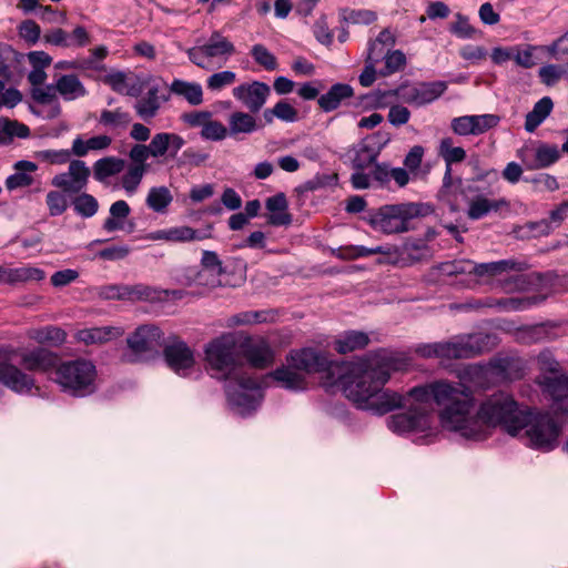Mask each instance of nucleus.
I'll return each instance as SVG.
<instances>
[{
    "label": "nucleus",
    "instance_id": "36",
    "mask_svg": "<svg viewBox=\"0 0 568 568\" xmlns=\"http://www.w3.org/2000/svg\"><path fill=\"white\" fill-rule=\"evenodd\" d=\"M16 172L6 180V187L10 191L30 186L33 183V172L38 165L31 161L21 160L14 164Z\"/></svg>",
    "mask_w": 568,
    "mask_h": 568
},
{
    "label": "nucleus",
    "instance_id": "23",
    "mask_svg": "<svg viewBox=\"0 0 568 568\" xmlns=\"http://www.w3.org/2000/svg\"><path fill=\"white\" fill-rule=\"evenodd\" d=\"M185 140L172 132L155 133L148 144L152 158L171 156L175 158L179 151L184 146Z\"/></svg>",
    "mask_w": 568,
    "mask_h": 568
},
{
    "label": "nucleus",
    "instance_id": "5",
    "mask_svg": "<svg viewBox=\"0 0 568 568\" xmlns=\"http://www.w3.org/2000/svg\"><path fill=\"white\" fill-rule=\"evenodd\" d=\"M561 426L546 412L526 407L519 423L518 436L531 448L551 450L558 445Z\"/></svg>",
    "mask_w": 568,
    "mask_h": 568
},
{
    "label": "nucleus",
    "instance_id": "61",
    "mask_svg": "<svg viewBox=\"0 0 568 568\" xmlns=\"http://www.w3.org/2000/svg\"><path fill=\"white\" fill-rule=\"evenodd\" d=\"M455 21L450 24L449 31L460 39H471L476 34V29L470 24L468 17L457 13Z\"/></svg>",
    "mask_w": 568,
    "mask_h": 568
},
{
    "label": "nucleus",
    "instance_id": "31",
    "mask_svg": "<svg viewBox=\"0 0 568 568\" xmlns=\"http://www.w3.org/2000/svg\"><path fill=\"white\" fill-rule=\"evenodd\" d=\"M508 205L509 203L505 199L489 200L484 195H477L468 202L467 216L470 220H480L488 213L497 212Z\"/></svg>",
    "mask_w": 568,
    "mask_h": 568
},
{
    "label": "nucleus",
    "instance_id": "50",
    "mask_svg": "<svg viewBox=\"0 0 568 568\" xmlns=\"http://www.w3.org/2000/svg\"><path fill=\"white\" fill-rule=\"evenodd\" d=\"M131 122V116L128 112L121 109L103 110L99 118V123L109 129H124Z\"/></svg>",
    "mask_w": 568,
    "mask_h": 568
},
{
    "label": "nucleus",
    "instance_id": "20",
    "mask_svg": "<svg viewBox=\"0 0 568 568\" xmlns=\"http://www.w3.org/2000/svg\"><path fill=\"white\" fill-rule=\"evenodd\" d=\"M536 383L544 396L552 400L557 409L568 414V410L562 409L560 406V403L568 400V374L560 373L555 376L538 375Z\"/></svg>",
    "mask_w": 568,
    "mask_h": 568
},
{
    "label": "nucleus",
    "instance_id": "2",
    "mask_svg": "<svg viewBox=\"0 0 568 568\" xmlns=\"http://www.w3.org/2000/svg\"><path fill=\"white\" fill-rule=\"evenodd\" d=\"M410 395L426 403L430 410L432 403H435L439 407L443 426L468 439V428L476 407L471 387L462 382L440 379L412 388Z\"/></svg>",
    "mask_w": 568,
    "mask_h": 568
},
{
    "label": "nucleus",
    "instance_id": "51",
    "mask_svg": "<svg viewBox=\"0 0 568 568\" xmlns=\"http://www.w3.org/2000/svg\"><path fill=\"white\" fill-rule=\"evenodd\" d=\"M146 172L148 171H145V169L129 165L124 174L121 176V187L126 192V194H134L138 191Z\"/></svg>",
    "mask_w": 568,
    "mask_h": 568
},
{
    "label": "nucleus",
    "instance_id": "27",
    "mask_svg": "<svg viewBox=\"0 0 568 568\" xmlns=\"http://www.w3.org/2000/svg\"><path fill=\"white\" fill-rule=\"evenodd\" d=\"M100 296L105 300H148L151 297V290L142 284L139 285H108L101 288Z\"/></svg>",
    "mask_w": 568,
    "mask_h": 568
},
{
    "label": "nucleus",
    "instance_id": "7",
    "mask_svg": "<svg viewBox=\"0 0 568 568\" xmlns=\"http://www.w3.org/2000/svg\"><path fill=\"white\" fill-rule=\"evenodd\" d=\"M423 215L419 203L386 204L369 213V224L374 230L385 234H396L409 231L412 220Z\"/></svg>",
    "mask_w": 568,
    "mask_h": 568
},
{
    "label": "nucleus",
    "instance_id": "18",
    "mask_svg": "<svg viewBox=\"0 0 568 568\" xmlns=\"http://www.w3.org/2000/svg\"><path fill=\"white\" fill-rule=\"evenodd\" d=\"M0 383L19 394H27L34 387V379L16 365L9 363L0 348Z\"/></svg>",
    "mask_w": 568,
    "mask_h": 568
},
{
    "label": "nucleus",
    "instance_id": "48",
    "mask_svg": "<svg viewBox=\"0 0 568 568\" xmlns=\"http://www.w3.org/2000/svg\"><path fill=\"white\" fill-rule=\"evenodd\" d=\"M438 155L444 160L445 166L452 168L466 159V151L462 146H455L453 139L447 136L439 142Z\"/></svg>",
    "mask_w": 568,
    "mask_h": 568
},
{
    "label": "nucleus",
    "instance_id": "62",
    "mask_svg": "<svg viewBox=\"0 0 568 568\" xmlns=\"http://www.w3.org/2000/svg\"><path fill=\"white\" fill-rule=\"evenodd\" d=\"M151 156V151L148 144L136 143L133 144L129 151V159L131 163L129 165H133L136 168H142L148 171V159Z\"/></svg>",
    "mask_w": 568,
    "mask_h": 568
},
{
    "label": "nucleus",
    "instance_id": "57",
    "mask_svg": "<svg viewBox=\"0 0 568 568\" xmlns=\"http://www.w3.org/2000/svg\"><path fill=\"white\" fill-rule=\"evenodd\" d=\"M251 55L257 64L267 71H274L277 68L276 57L263 44H254Z\"/></svg>",
    "mask_w": 568,
    "mask_h": 568
},
{
    "label": "nucleus",
    "instance_id": "41",
    "mask_svg": "<svg viewBox=\"0 0 568 568\" xmlns=\"http://www.w3.org/2000/svg\"><path fill=\"white\" fill-rule=\"evenodd\" d=\"M369 344V337L366 333L359 331H348L335 341V349L339 354H347L357 349H363Z\"/></svg>",
    "mask_w": 568,
    "mask_h": 568
},
{
    "label": "nucleus",
    "instance_id": "49",
    "mask_svg": "<svg viewBox=\"0 0 568 568\" xmlns=\"http://www.w3.org/2000/svg\"><path fill=\"white\" fill-rule=\"evenodd\" d=\"M531 305V301L529 298H518V297H504V298H489L485 303L479 304L478 306L486 307H496L501 312H517L523 311Z\"/></svg>",
    "mask_w": 568,
    "mask_h": 568
},
{
    "label": "nucleus",
    "instance_id": "25",
    "mask_svg": "<svg viewBox=\"0 0 568 568\" xmlns=\"http://www.w3.org/2000/svg\"><path fill=\"white\" fill-rule=\"evenodd\" d=\"M55 90L63 101L70 102L88 95V90L74 73L62 74L55 79Z\"/></svg>",
    "mask_w": 568,
    "mask_h": 568
},
{
    "label": "nucleus",
    "instance_id": "58",
    "mask_svg": "<svg viewBox=\"0 0 568 568\" xmlns=\"http://www.w3.org/2000/svg\"><path fill=\"white\" fill-rule=\"evenodd\" d=\"M384 61L385 67L381 70L383 77L396 73L406 65V57L400 50L387 51Z\"/></svg>",
    "mask_w": 568,
    "mask_h": 568
},
{
    "label": "nucleus",
    "instance_id": "38",
    "mask_svg": "<svg viewBox=\"0 0 568 568\" xmlns=\"http://www.w3.org/2000/svg\"><path fill=\"white\" fill-rule=\"evenodd\" d=\"M377 155L378 152L375 150V148L368 145L364 141L355 144L347 152V156L352 163V168L358 171L371 166L376 161Z\"/></svg>",
    "mask_w": 568,
    "mask_h": 568
},
{
    "label": "nucleus",
    "instance_id": "30",
    "mask_svg": "<svg viewBox=\"0 0 568 568\" xmlns=\"http://www.w3.org/2000/svg\"><path fill=\"white\" fill-rule=\"evenodd\" d=\"M124 168L125 161L121 158L114 155L101 158L93 163V179L99 183L108 185L110 179L120 174Z\"/></svg>",
    "mask_w": 568,
    "mask_h": 568
},
{
    "label": "nucleus",
    "instance_id": "40",
    "mask_svg": "<svg viewBox=\"0 0 568 568\" xmlns=\"http://www.w3.org/2000/svg\"><path fill=\"white\" fill-rule=\"evenodd\" d=\"M112 143L109 135L101 134L83 140L80 135L72 142V153L78 158L85 156L90 151L106 150Z\"/></svg>",
    "mask_w": 568,
    "mask_h": 568
},
{
    "label": "nucleus",
    "instance_id": "8",
    "mask_svg": "<svg viewBox=\"0 0 568 568\" xmlns=\"http://www.w3.org/2000/svg\"><path fill=\"white\" fill-rule=\"evenodd\" d=\"M403 402L396 407L407 406V412L398 413L388 418V428L399 435L424 433L430 429L433 415L428 405L410 395L403 396Z\"/></svg>",
    "mask_w": 568,
    "mask_h": 568
},
{
    "label": "nucleus",
    "instance_id": "34",
    "mask_svg": "<svg viewBox=\"0 0 568 568\" xmlns=\"http://www.w3.org/2000/svg\"><path fill=\"white\" fill-rule=\"evenodd\" d=\"M169 93L183 98L191 105L203 103V90L197 82L174 79L169 85Z\"/></svg>",
    "mask_w": 568,
    "mask_h": 568
},
{
    "label": "nucleus",
    "instance_id": "9",
    "mask_svg": "<svg viewBox=\"0 0 568 568\" xmlns=\"http://www.w3.org/2000/svg\"><path fill=\"white\" fill-rule=\"evenodd\" d=\"M286 363L302 372L305 376L313 373H324V386L334 387L335 374H341V363L331 361L328 356L321 351L312 347L293 349L286 357Z\"/></svg>",
    "mask_w": 568,
    "mask_h": 568
},
{
    "label": "nucleus",
    "instance_id": "21",
    "mask_svg": "<svg viewBox=\"0 0 568 568\" xmlns=\"http://www.w3.org/2000/svg\"><path fill=\"white\" fill-rule=\"evenodd\" d=\"M170 93H161L159 85L154 84L134 103V110L140 119L150 121L155 118L162 104L170 101Z\"/></svg>",
    "mask_w": 568,
    "mask_h": 568
},
{
    "label": "nucleus",
    "instance_id": "32",
    "mask_svg": "<svg viewBox=\"0 0 568 568\" xmlns=\"http://www.w3.org/2000/svg\"><path fill=\"white\" fill-rule=\"evenodd\" d=\"M122 329L113 326L83 328L77 332L78 342L85 345L103 344L122 335Z\"/></svg>",
    "mask_w": 568,
    "mask_h": 568
},
{
    "label": "nucleus",
    "instance_id": "45",
    "mask_svg": "<svg viewBox=\"0 0 568 568\" xmlns=\"http://www.w3.org/2000/svg\"><path fill=\"white\" fill-rule=\"evenodd\" d=\"M29 336L39 344H48L53 347L62 345L67 339V333L53 325L32 329Z\"/></svg>",
    "mask_w": 568,
    "mask_h": 568
},
{
    "label": "nucleus",
    "instance_id": "6",
    "mask_svg": "<svg viewBox=\"0 0 568 568\" xmlns=\"http://www.w3.org/2000/svg\"><path fill=\"white\" fill-rule=\"evenodd\" d=\"M205 359L215 377L232 381L244 374L233 335L225 334L207 344Z\"/></svg>",
    "mask_w": 568,
    "mask_h": 568
},
{
    "label": "nucleus",
    "instance_id": "4",
    "mask_svg": "<svg viewBox=\"0 0 568 568\" xmlns=\"http://www.w3.org/2000/svg\"><path fill=\"white\" fill-rule=\"evenodd\" d=\"M97 367L92 361L75 358L59 362L51 379L61 392L73 397H85L97 390Z\"/></svg>",
    "mask_w": 568,
    "mask_h": 568
},
{
    "label": "nucleus",
    "instance_id": "15",
    "mask_svg": "<svg viewBox=\"0 0 568 568\" xmlns=\"http://www.w3.org/2000/svg\"><path fill=\"white\" fill-rule=\"evenodd\" d=\"M232 94L251 113H257L271 95V87L265 82L255 80L233 88Z\"/></svg>",
    "mask_w": 568,
    "mask_h": 568
},
{
    "label": "nucleus",
    "instance_id": "28",
    "mask_svg": "<svg viewBox=\"0 0 568 568\" xmlns=\"http://www.w3.org/2000/svg\"><path fill=\"white\" fill-rule=\"evenodd\" d=\"M354 95V90L349 84L335 83L328 91L317 99L318 106L324 112H332L339 108L342 103Z\"/></svg>",
    "mask_w": 568,
    "mask_h": 568
},
{
    "label": "nucleus",
    "instance_id": "16",
    "mask_svg": "<svg viewBox=\"0 0 568 568\" xmlns=\"http://www.w3.org/2000/svg\"><path fill=\"white\" fill-rule=\"evenodd\" d=\"M518 156L525 163L526 169L541 170L557 163L561 156V151L556 144L537 142L530 150L518 151Z\"/></svg>",
    "mask_w": 568,
    "mask_h": 568
},
{
    "label": "nucleus",
    "instance_id": "56",
    "mask_svg": "<svg viewBox=\"0 0 568 568\" xmlns=\"http://www.w3.org/2000/svg\"><path fill=\"white\" fill-rule=\"evenodd\" d=\"M45 204L50 216H60L68 209V199L61 190L49 191L45 196Z\"/></svg>",
    "mask_w": 568,
    "mask_h": 568
},
{
    "label": "nucleus",
    "instance_id": "60",
    "mask_svg": "<svg viewBox=\"0 0 568 568\" xmlns=\"http://www.w3.org/2000/svg\"><path fill=\"white\" fill-rule=\"evenodd\" d=\"M500 122V118L496 114H474L471 115V124L474 126V135H480L496 128Z\"/></svg>",
    "mask_w": 568,
    "mask_h": 568
},
{
    "label": "nucleus",
    "instance_id": "29",
    "mask_svg": "<svg viewBox=\"0 0 568 568\" xmlns=\"http://www.w3.org/2000/svg\"><path fill=\"white\" fill-rule=\"evenodd\" d=\"M270 376L283 388L288 390H304L307 387L305 375L287 364L276 368Z\"/></svg>",
    "mask_w": 568,
    "mask_h": 568
},
{
    "label": "nucleus",
    "instance_id": "54",
    "mask_svg": "<svg viewBox=\"0 0 568 568\" xmlns=\"http://www.w3.org/2000/svg\"><path fill=\"white\" fill-rule=\"evenodd\" d=\"M552 231V226L548 220L528 222L518 229L520 239L546 236Z\"/></svg>",
    "mask_w": 568,
    "mask_h": 568
},
{
    "label": "nucleus",
    "instance_id": "55",
    "mask_svg": "<svg viewBox=\"0 0 568 568\" xmlns=\"http://www.w3.org/2000/svg\"><path fill=\"white\" fill-rule=\"evenodd\" d=\"M537 365L539 375L555 376L561 373L559 362L555 358L554 354L545 349L537 356Z\"/></svg>",
    "mask_w": 568,
    "mask_h": 568
},
{
    "label": "nucleus",
    "instance_id": "13",
    "mask_svg": "<svg viewBox=\"0 0 568 568\" xmlns=\"http://www.w3.org/2000/svg\"><path fill=\"white\" fill-rule=\"evenodd\" d=\"M91 171L82 160H72L67 172L55 174L51 185L67 194H78L88 185Z\"/></svg>",
    "mask_w": 568,
    "mask_h": 568
},
{
    "label": "nucleus",
    "instance_id": "22",
    "mask_svg": "<svg viewBox=\"0 0 568 568\" xmlns=\"http://www.w3.org/2000/svg\"><path fill=\"white\" fill-rule=\"evenodd\" d=\"M525 263L515 260H500L496 262L476 264L473 262L471 277L488 281L490 278L507 274L511 271H523Z\"/></svg>",
    "mask_w": 568,
    "mask_h": 568
},
{
    "label": "nucleus",
    "instance_id": "33",
    "mask_svg": "<svg viewBox=\"0 0 568 568\" xmlns=\"http://www.w3.org/2000/svg\"><path fill=\"white\" fill-rule=\"evenodd\" d=\"M438 273L443 276H458L465 275L466 278L460 283L467 287L478 284L476 280L471 277L473 261L470 260H454L438 264L436 266Z\"/></svg>",
    "mask_w": 568,
    "mask_h": 568
},
{
    "label": "nucleus",
    "instance_id": "19",
    "mask_svg": "<svg viewBox=\"0 0 568 568\" xmlns=\"http://www.w3.org/2000/svg\"><path fill=\"white\" fill-rule=\"evenodd\" d=\"M20 363L28 371L50 373L52 377L55 367L59 365V357L47 348L36 347L23 351L20 354Z\"/></svg>",
    "mask_w": 568,
    "mask_h": 568
},
{
    "label": "nucleus",
    "instance_id": "43",
    "mask_svg": "<svg viewBox=\"0 0 568 568\" xmlns=\"http://www.w3.org/2000/svg\"><path fill=\"white\" fill-rule=\"evenodd\" d=\"M110 216L103 222V230L114 232L124 230V222L130 215L131 209L124 200L115 201L110 206Z\"/></svg>",
    "mask_w": 568,
    "mask_h": 568
},
{
    "label": "nucleus",
    "instance_id": "63",
    "mask_svg": "<svg viewBox=\"0 0 568 568\" xmlns=\"http://www.w3.org/2000/svg\"><path fill=\"white\" fill-rule=\"evenodd\" d=\"M235 81V72L225 70L210 75L206 80V87L211 91H219L225 87L232 85Z\"/></svg>",
    "mask_w": 568,
    "mask_h": 568
},
{
    "label": "nucleus",
    "instance_id": "64",
    "mask_svg": "<svg viewBox=\"0 0 568 568\" xmlns=\"http://www.w3.org/2000/svg\"><path fill=\"white\" fill-rule=\"evenodd\" d=\"M71 150H41L36 152V158L42 162L50 164H65L70 162L72 155Z\"/></svg>",
    "mask_w": 568,
    "mask_h": 568
},
{
    "label": "nucleus",
    "instance_id": "24",
    "mask_svg": "<svg viewBox=\"0 0 568 568\" xmlns=\"http://www.w3.org/2000/svg\"><path fill=\"white\" fill-rule=\"evenodd\" d=\"M399 257L393 260V264L399 266H408L414 263L427 260L432 255L430 247L423 239H407L399 245Z\"/></svg>",
    "mask_w": 568,
    "mask_h": 568
},
{
    "label": "nucleus",
    "instance_id": "53",
    "mask_svg": "<svg viewBox=\"0 0 568 568\" xmlns=\"http://www.w3.org/2000/svg\"><path fill=\"white\" fill-rule=\"evenodd\" d=\"M342 19L352 24H371L376 21L377 14L368 9H344L341 12Z\"/></svg>",
    "mask_w": 568,
    "mask_h": 568
},
{
    "label": "nucleus",
    "instance_id": "47",
    "mask_svg": "<svg viewBox=\"0 0 568 568\" xmlns=\"http://www.w3.org/2000/svg\"><path fill=\"white\" fill-rule=\"evenodd\" d=\"M73 211L77 215L82 219H90L94 216L99 211L98 200L89 193L80 192L71 201Z\"/></svg>",
    "mask_w": 568,
    "mask_h": 568
},
{
    "label": "nucleus",
    "instance_id": "14",
    "mask_svg": "<svg viewBox=\"0 0 568 568\" xmlns=\"http://www.w3.org/2000/svg\"><path fill=\"white\" fill-rule=\"evenodd\" d=\"M447 89L443 81L420 82L414 85H402L396 90L397 97L412 105H425L438 99Z\"/></svg>",
    "mask_w": 568,
    "mask_h": 568
},
{
    "label": "nucleus",
    "instance_id": "46",
    "mask_svg": "<svg viewBox=\"0 0 568 568\" xmlns=\"http://www.w3.org/2000/svg\"><path fill=\"white\" fill-rule=\"evenodd\" d=\"M173 196L166 186H153L150 189L145 203L156 213H165L172 203Z\"/></svg>",
    "mask_w": 568,
    "mask_h": 568
},
{
    "label": "nucleus",
    "instance_id": "52",
    "mask_svg": "<svg viewBox=\"0 0 568 568\" xmlns=\"http://www.w3.org/2000/svg\"><path fill=\"white\" fill-rule=\"evenodd\" d=\"M23 58V54L14 50L8 43H0V78L9 79L10 63L20 62Z\"/></svg>",
    "mask_w": 568,
    "mask_h": 568
},
{
    "label": "nucleus",
    "instance_id": "39",
    "mask_svg": "<svg viewBox=\"0 0 568 568\" xmlns=\"http://www.w3.org/2000/svg\"><path fill=\"white\" fill-rule=\"evenodd\" d=\"M244 357L255 368H266L274 362V353L264 342L246 346Z\"/></svg>",
    "mask_w": 568,
    "mask_h": 568
},
{
    "label": "nucleus",
    "instance_id": "3",
    "mask_svg": "<svg viewBox=\"0 0 568 568\" xmlns=\"http://www.w3.org/2000/svg\"><path fill=\"white\" fill-rule=\"evenodd\" d=\"M526 407L505 392H496L487 396L474 412L468 428V439L485 440L491 435V429L497 427L508 435L517 437L519 423L524 420Z\"/></svg>",
    "mask_w": 568,
    "mask_h": 568
},
{
    "label": "nucleus",
    "instance_id": "10",
    "mask_svg": "<svg viewBox=\"0 0 568 568\" xmlns=\"http://www.w3.org/2000/svg\"><path fill=\"white\" fill-rule=\"evenodd\" d=\"M226 396L232 409L241 416L255 412L263 398L258 381L245 373L226 385Z\"/></svg>",
    "mask_w": 568,
    "mask_h": 568
},
{
    "label": "nucleus",
    "instance_id": "26",
    "mask_svg": "<svg viewBox=\"0 0 568 568\" xmlns=\"http://www.w3.org/2000/svg\"><path fill=\"white\" fill-rule=\"evenodd\" d=\"M265 207L270 212L267 223L273 226H287L292 223V215L287 212L288 203L284 193H277L265 201Z\"/></svg>",
    "mask_w": 568,
    "mask_h": 568
},
{
    "label": "nucleus",
    "instance_id": "59",
    "mask_svg": "<svg viewBox=\"0 0 568 568\" xmlns=\"http://www.w3.org/2000/svg\"><path fill=\"white\" fill-rule=\"evenodd\" d=\"M45 273L38 267L22 266L12 268V284L24 282H40L44 278Z\"/></svg>",
    "mask_w": 568,
    "mask_h": 568
},
{
    "label": "nucleus",
    "instance_id": "44",
    "mask_svg": "<svg viewBox=\"0 0 568 568\" xmlns=\"http://www.w3.org/2000/svg\"><path fill=\"white\" fill-rule=\"evenodd\" d=\"M554 103L549 97L541 98L526 115L525 130L534 132L550 114Z\"/></svg>",
    "mask_w": 568,
    "mask_h": 568
},
{
    "label": "nucleus",
    "instance_id": "12",
    "mask_svg": "<svg viewBox=\"0 0 568 568\" xmlns=\"http://www.w3.org/2000/svg\"><path fill=\"white\" fill-rule=\"evenodd\" d=\"M163 355L166 365L178 375L186 377L195 372L194 352L182 339L170 337L163 345Z\"/></svg>",
    "mask_w": 568,
    "mask_h": 568
},
{
    "label": "nucleus",
    "instance_id": "37",
    "mask_svg": "<svg viewBox=\"0 0 568 568\" xmlns=\"http://www.w3.org/2000/svg\"><path fill=\"white\" fill-rule=\"evenodd\" d=\"M415 353L423 358L455 359L454 338L446 342L419 344Z\"/></svg>",
    "mask_w": 568,
    "mask_h": 568
},
{
    "label": "nucleus",
    "instance_id": "35",
    "mask_svg": "<svg viewBox=\"0 0 568 568\" xmlns=\"http://www.w3.org/2000/svg\"><path fill=\"white\" fill-rule=\"evenodd\" d=\"M260 124L253 113L236 111L229 116V134L237 136L239 134H252L260 130Z\"/></svg>",
    "mask_w": 568,
    "mask_h": 568
},
{
    "label": "nucleus",
    "instance_id": "1",
    "mask_svg": "<svg viewBox=\"0 0 568 568\" xmlns=\"http://www.w3.org/2000/svg\"><path fill=\"white\" fill-rule=\"evenodd\" d=\"M406 357L388 349H378L365 357L341 363V374H335L334 386L341 387L346 398L357 408L384 415L402 402L397 392L384 389L392 372L403 371Z\"/></svg>",
    "mask_w": 568,
    "mask_h": 568
},
{
    "label": "nucleus",
    "instance_id": "17",
    "mask_svg": "<svg viewBox=\"0 0 568 568\" xmlns=\"http://www.w3.org/2000/svg\"><path fill=\"white\" fill-rule=\"evenodd\" d=\"M496 335L475 333L454 337L455 359L471 358L490 351L496 345Z\"/></svg>",
    "mask_w": 568,
    "mask_h": 568
},
{
    "label": "nucleus",
    "instance_id": "42",
    "mask_svg": "<svg viewBox=\"0 0 568 568\" xmlns=\"http://www.w3.org/2000/svg\"><path fill=\"white\" fill-rule=\"evenodd\" d=\"M204 52L212 61L213 58L224 57L225 59L235 52L234 44L222 36L219 31H214L207 42L202 44Z\"/></svg>",
    "mask_w": 568,
    "mask_h": 568
},
{
    "label": "nucleus",
    "instance_id": "11",
    "mask_svg": "<svg viewBox=\"0 0 568 568\" xmlns=\"http://www.w3.org/2000/svg\"><path fill=\"white\" fill-rule=\"evenodd\" d=\"M129 352L123 354V361L135 363L148 359L163 344L162 331L155 325L139 326L126 339Z\"/></svg>",
    "mask_w": 568,
    "mask_h": 568
}]
</instances>
